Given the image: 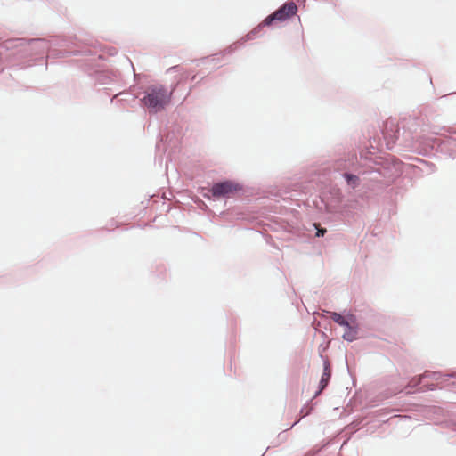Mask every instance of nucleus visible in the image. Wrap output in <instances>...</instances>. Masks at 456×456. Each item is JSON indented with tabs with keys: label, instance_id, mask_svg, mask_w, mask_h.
I'll list each match as a JSON object with an SVG mask.
<instances>
[{
	"label": "nucleus",
	"instance_id": "obj_8",
	"mask_svg": "<svg viewBox=\"0 0 456 456\" xmlns=\"http://www.w3.org/2000/svg\"><path fill=\"white\" fill-rule=\"evenodd\" d=\"M326 233V229H318L316 232V236H323Z\"/></svg>",
	"mask_w": 456,
	"mask_h": 456
},
{
	"label": "nucleus",
	"instance_id": "obj_4",
	"mask_svg": "<svg viewBox=\"0 0 456 456\" xmlns=\"http://www.w3.org/2000/svg\"><path fill=\"white\" fill-rule=\"evenodd\" d=\"M330 375H331V370H330V363L328 361H325L324 365H323V372H322V379L320 381V386H321L320 391L324 389L325 387L328 385L329 380L330 379Z\"/></svg>",
	"mask_w": 456,
	"mask_h": 456
},
{
	"label": "nucleus",
	"instance_id": "obj_3",
	"mask_svg": "<svg viewBox=\"0 0 456 456\" xmlns=\"http://www.w3.org/2000/svg\"><path fill=\"white\" fill-rule=\"evenodd\" d=\"M239 186L232 182L226 181L213 185L211 191L216 197H225L239 190Z\"/></svg>",
	"mask_w": 456,
	"mask_h": 456
},
{
	"label": "nucleus",
	"instance_id": "obj_2",
	"mask_svg": "<svg viewBox=\"0 0 456 456\" xmlns=\"http://www.w3.org/2000/svg\"><path fill=\"white\" fill-rule=\"evenodd\" d=\"M297 12V4L294 2H287L273 13L267 16L264 20L263 25L270 26L273 21L283 22L296 15Z\"/></svg>",
	"mask_w": 456,
	"mask_h": 456
},
{
	"label": "nucleus",
	"instance_id": "obj_6",
	"mask_svg": "<svg viewBox=\"0 0 456 456\" xmlns=\"http://www.w3.org/2000/svg\"><path fill=\"white\" fill-rule=\"evenodd\" d=\"M331 319L341 326H348V322L338 313L333 312L330 314Z\"/></svg>",
	"mask_w": 456,
	"mask_h": 456
},
{
	"label": "nucleus",
	"instance_id": "obj_1",
	"mask_svg": "<svg viewBox=\"0 0 456 456\" xmlns=\"http://www.w3.org/2000/svg\"><path fill=\"white\" fill-rule=\"evenodd\" d=\"M171 93L163 86H154L148 88L142 99L143 104L151 112H158L170 102Z\"/></svg>",
	"mask_w": 456,
	"mask_h": 456
},
{
	"label": "nucleus",
	"instance_id": "obj_5",
	"mask_svg": "<svg viewBox=\"0 0 456 456\" xmlns=\"http://www.w3.org/2000/svg\"><path fill=\"white\" fill-rule=\"evenodd\" d=\"M346 328L343 338L348 341H353L356 338L357 331L354 328L351 327L349 324L348 326H345Z\"/></svg>",
	"mask_w": 456,
	"mask_h": 456
},
{
	"label": "nucleus",
	"instance_id": "obj_7",
	"mask_svg": "<svg viewBox=\"0 0 456 456\" xmlns=\"http://www.w3.org/2000/svg\"><path fill=\"white\" fill-rule=\"evenodd\" d=\"M345 178L346 179V182L349 185H351L352 187H356L359 183V178L354 175H350V174H345L344 175Z\"/></svg>",
	"mask_w": 456,
	"mask_h": 456
}]
</instances>
